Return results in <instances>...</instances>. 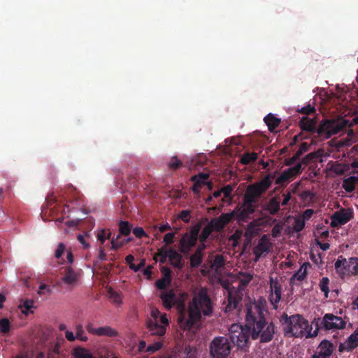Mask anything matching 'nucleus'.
<instances>
[{"label": "nucleus", "mask_w": 358, "mask_h": 358, "mask_svg": "<svg viewBox=\"0 0 358 358\" xmlns=\"http://www.w3.org/2000/svg\"><path fill=\"white\" fill-rule=\"evenodd\" d=\"M177 308L179 312L178 322L185 330H189L200 322L202 317H211L213 313V303L206 287H201L194 292L187 309L184 301H180Z\"/></svg>", "instance_id": "1"}, {"label": "nucleus", "mask_w": 358, "mask_h": 358, "mask_svg": "<svg viewBox=\"0 0 358 358\" xmlns=\"http://www.w3.org/2000/svg\"><path fill=\"white\" fill-rule=\"evenodd\" d=\"M245 313V327L250 331L253 340L259 339L261 343L272 341L275 334L274 324L268 322L266 318L268 313L266 302L263 299L257 301H249L243 309Z\"/></svg>", "instance_id": "2"}, {"label": "nucleus", "mask_w": 358, "mask_h": 358, "mask_svg": "<svg viewBox=\"0 0 358 358\" xmlns=\"http://www.w3.org/2000/svg\"><path fill=\"white\" fill-rule=\"evenodd\" d=\"M273 176L271 174L266 176L259 182L249 185L243 194V202L241 208L237 214L239 221H246L254 214L259 207V201L272 185Z\"/></svg>", "instance_id": "3"}, {"label": "nucleus", "mask_w": 358, "mask_h": 358, "mask_svg": "<svg viewBox=\"0 0 358 358\" xmlns=\"http://www.w3.org/2000/svg\"><path fill=\"white\" fill-rule=\"evenodd\" d=\"M273 176L271 174L266 176L259 182L249 185L243 194V202L241 208L237 214L239 221H246L254 214L259 207V201L272 185Z\"/></svg>", "instance_id": "4"}, {"label": "nucleus", "mask_w": 358, "mask_h": 358, "mask_svg": "<svg viewBox=\"0 0 358 358\" xmlns=\"http://www.w3.org/2000/svg\"><path fill=\"white\" fill-rule=\"evenodd\" d=\"M316 120L315 118L303 117L299 124L303 131H308L311 134H317L318 137L325 139L329 138L343 131L347 125L345 120H327L322 122L318 127H316Z\"/></svg>", "instance_id": "5"}, {"label": "nucleus", "mask_w": 358, "mask_h": 358, "mask_svg": "<svg viewBox=\"0 0 358 358\" xmlns=\"http://www.w3.org/2000/svg\"><path fill=\"white\" fill-rule=\"evenodd\" d=\"M241 275L238 287H232L228 289L227 303L224 307V312L229 315L239 310L243 296V290L252 279V275L249 273H241Z\"/></svg>", "instance_id": "6"}, {"label": "nucleus", "mask_w": 358, "mask_h": 358, "mask_svg": "<svg viewBox=\"0 0 358 358\" xmlns=\"http://www.w3.org/2000/svg\"><path fill=\"white\" fill-rule=\"evenodd\" d=\"M285 334H290L294 337H303L306 334L310 336L308 331L310 325L308 322L300 315H293L289 317L284 313L280 318Z\"/></svg>", "instance_id": "7"}, {"label": "nucleus", "mask_w": 358, "mask_h": 358, "mask_svg": "<svg viewBox=\"0 0 358 358\" xmlns=\"http://www.w3.org/2000/svg\"><path fill=\"white\" fill-rule=\"evenodd\" d=\"M231 350V346L229 339L224 336L215 337L209 345L211 358H228Z\"/></svg>", "instance_id": "8"}, {"label": "nucleus", "mask_w": 358, "mask_h": 358, "mask_svg": "<svg viewBox=\"0 0 358 358\" xmlns=\"http://www.w3.org/2000/svg\"><path fill=\"white\" fill-rule=\"evenodd\" d=\"M335 269L341 278L345 275H358V257H350L348 259L340 256L334 264Z\"/></svg>", "instance_id": "9"}, {"label": "nucleus", "mask_w": 358, "mask_h": 358, "mask_svg": "<svg viewBox=\"0 0 358 358\" xmlns=\"http://www.w3.org/2000/svg\"><path fill=\"white\" fill-rule=\"evenodd\" d=\"M229 338L234 345L238 348H243L248 343L250 336V331L245 326L238 324H233L229 329Z\"/></svg>", "instance_id": "10"}, {"label": "nucleus", "mask_w": 358, "mask_h": 358, "mask_svg": "<svg viewBox=\"0 0 358 358\" xmlns=\"http://www.w3.org/2000/svg\"><path fill=\"white\" fill-rule=\"evenodd\" d=\"M272 248V243L268 235H263L258 241L257 244L253 248L252 252L255 255V262H257L261 257L266 256Z\"/></svg>", "instance_id": "11"}, {"label": "nucleus", "mask_w": 358, "mask_h": 358, "mask_svg": "<svg viewBox=\"0 0 358 358\" xmlns=\"http://www.w3.org/2000/svg\"><path fill=\"white\" fill-rule=\"evenodd\" d=\"M353 217V212L350 209L343 208L335 212L331 217V227L336 228L345 224Z\"/></svg>", "instance_id": "12"}, {"label": "nucleus", "mask_w": 358, "mask_h": 358, "mask_svg": "<svg viewBox=\"0 0 358 358\" xmlns=\"http://www.w3.org/2000/svg\"><path fill=\"white\" fill-rule=\"evenodd\" d=\"M322 324L327 330L343 329L346 325L345 322L341 317L331 313L324 315Z\"/></svg>", "instance_id": "13"}, {"label": "nucleus", "mask_w": 358, "mask_h": 358, "mask_svg": "<svg viewBox=\"0 0 358 358\" xmlns=\"http://www.w3.org/2000/svg\"><path fill=\"white\" fill-rule=\"evenodd\" d=\"M302 164L297 163L292 167L285 169L281 174L276 178L275 183L279 185H284L290 179L294 178L297 175L300 174L302 171Z\"/></svg>", "instance_id": "14"}, {"label": "nucleus", "mask_w": 358, "mask_h": 358, "mask_svg": "<svg viewBox=\"0 0 358 358\" xmlns=\"http://www.w3.org/2000/svg\"><path fill=\"white\" fill-rule=\"evenodd\" d=\"M209 178V174L206 173H199L197 175L192 176L191 180L194 182L192 191L195 194H199L203 185H206L208 189H213V182L211 181L207 182Z\"/></svg>", "instance_id": "15"}, {"label": "nucleus", "mask_w": 358, "mask_h": 358, "mask_svg": "<svg viewBox=\"0 0 358 358\" xmlns=\"http://www.w3.org/2000/svg\"><path fill=\"white\" fill-rule=\"evenodd\" d=\"M334 350L333 343L328 340H323L319 344L311 358H330Z\"/></svg>", "instance_id": "16"}, {"label": "nucleus", "mask_w": 358, "mask_h": 358, "mask_svg": "<svg viewBox=\"0 0 358 358\" xmlns=\"http://www.w3.org/2000/svg\"><path fill=\"white\" fill-rule=\"evenodd\" d=\"M271 294L269 300L273 306H277L281 299L282 286L275 278H270L269 280Z\"/></svg>", "instance_id": "17"}, {"label": "nucleus", "mask_w": 358, "mask_h": 358, "mask_svg": "<svg viewBox=\"0 0 358 358\" xmlns=\"http://www.w3.org/2000/svg\"><path fill=\"white\" fill-rule=\"evenodd\" d=\"M357 347H358V327L344 343H340L338 351L340 352H351Z\"/></svg>", "instance_id": "18"}, {"label": "nucleus", "mask_w": 358, "mask_h": 358, "mask_svg": "<svg viewBox=\"0 0 358 358\" xmlns=\"http://www.w3.org/2000/svg\"><path fill=\"white\" fill-rule=\"evenodd\" d=\"M160 271L162 274V278L156 281L155 285L159 289H165L171 284L172 280L171 270L166 266H162Z\"/></svg>", "instance_id": "19"}, {"label": "nucleus", "mask_w": 358, "mask_h": 358, "mask_svg": "<svg viewBox=\"0 0 358 358\" xmlns=\"http://www.w3.org/2000/svg\"><path fill=\"white\" fill-rule=\"evenodd\" d=\"M78 280V273L71 266L64 268V275L61 278V281L70 286H73Z\"/></svg>", "instance_id": "20"}, {"label": "nucleus", "mask_w": 358, "mask_h": 358, "mask_svg": "<svg viewBox=\"0 0 358 358\" xmlns=\"http://www.w3.org/2000/svg\"><path fill=\"white\" fill-rule=\"evenodd\" d=\"M197 241L190 237L187 233H186L180 241V251L183 254H187L192 248H193Z\"/></svg>", "instance_id": "21"}, {"label": "nucleus", "mask_w": 358, "mask_h": 358, "mask_svg": "<svg viewBox=\"0 0 358 358\" xmlns=\"http://www.w3.org/2000/svg\"><path fill=\"white\" fill-rule=\"evenodd\" d=\"M160 299L162 301L164 306L167 309H171L177 301L176 294L173 290L163 292L160 294Z\"/></svg>", "instance_id": "22"}, {"label": "nucleus", "mask_w": 358, "mask_h": 358, "mask_svg": "<svg viewBox=\"0 0 358 358\" xmlns=\"http://www.w3.org/2000/svg\"><path fill=\"white\" fill-rule=\"evenodd\" d=\"M147 327L151 334L156 336H163L166 333V327L160 324L158 321L149 320L147 322Z\"/></svg>", "instance_id": "23"}, {"label": "nucleus", "mask_w": 358, "mask_h": 358, "mask_svg": "<svg viewBox=\"0 0 358 358\" xmlns=\"http://www.w3.org/2000/svg\"><path fill=\"white\" fill-rule=\"evenodd\" d=\"M264 121L268 126L269 131L272 133L276 132V128L280 125L281 120L275 117L273 114L269 113L264 118Z\"/></svg>", "instance_id": "24"}, {"label": "nucleus", "mask_w": 358, "mask_h": 358, "mask_svg": "<svg viewBox=\"0 0 358 358\" xmlns=\"http://www.w3.org/2000/svg\"><path fill=\"white\" fill-rule=\"evenodd\" d=\"M169 259L173 267L177 268H182L183 267L182 257L176 250L173 248L169 249Z\"/></svg>", "instance_id": "25"}, {"label": "nucleus", "mask_w": 358, "mask_h": 358, "mask_svg": "<svg viewBox=\"0 0 358 358\" xmlns=\"http://www.w3.org/2000/svg\"><path fill=\"white\" fill-rule=\"evenodd\" d=\"M280 200L278 196L271 198L267 203L265 210L271 215H275L280 210Z\"/></svg>", "instance_id": "26"}, {"label": "nucleus", "mask_w": 358, "mask_h": 358, "mask_svg": "<svg viewBox=\"0 0 358 358\" xmlns=\"http://www.w3.org/2000/svg\"><path fill=\"white\" fill-rule=\"evenodd\" d=\"M308 144L306 143H301L299 149L295 153V155L292 157H291L290 159H286L285 161V164L287 165V166H290V165L294 164L295 162H296L299 159L301 155L304 152H306L308 150Z\"/></svg>", "instance_id": "27"}, {"label": "nucleus", "mask_w": 358, "mask_h": 358, "mask_svg": "<svg viewBox=\"0 0 358 358\" xmlns=\"http://www.w3.org/2000/svg\"><path fill=\"white\" fill-rule=\"evenodd\" d=\"M96 336H106L109 337H115L117 336V331L109 326L99 327L96 329Z\"/></svg>", "instance_id": "28"}, {"label": "nucleus", "mask_w": 358, "mask_h": 358, "mask_svg": "<svg viewBox=\"0 0 358 358\" xmlns=\"http://www.w3.org/2000/svg\"><path fill=\"white\" fill-rule=\"evenodd\" d=\"M208 222V219L205 218V219L202 220L201 221L196 223L193 227H192L189 234H188V235L190 237L193 238L194 239H196V241H197L199 239V231L201 230V228L203 224H204L205 222Z\"/></svg>", "instance_id": "29"}, {"label": "nucleus", "mask_w": 358, "mask_h": 358, "mask_svg": "<svg viewBox=\"0 0 358 358\" xmlns=\"http://www.w3.org/2000/svg\"><path fill=\"white\" fill-rule=\"evenodd\" d=\"M258 158V155L256 152H245L241 157L240 162L242 164L248 165L252 162H255Z\"/></svg>", "instance_id": "30"}, {"label": "nucleus", "mask_w": 358, "mask_h": 358, "mask_svg": "<svg viewBox=\"0 0 358 358\" xmlns=\"http://www.w3.org/2000/svg\"><path fill=\"white\" fill-rule=\"evenodd\" d=\"M73 355L74 358H94L88 350L81 347L76 348Z\"/></svg>", "instance_id": "31"}, {"label": "nucleus", "mask_w": 358, "mask_h": 358, "mask_svg": "<svg viewBox=\"0 0 358 358\" xmlns=\"http://www.w3.org/2000/svg\"><path fill=\"white\" fill-rule=\"evenodd\" d=\"M169 255V249L166 250V246L164 245L159 248L157 252L155 254L154 257V260L157 261V257H159V262L161 264H164L166 262L167 257Z\"/></svg>", "instance_id": "32"}, {"label": "nucleus", "mask_w": 358, "mask_h": 358, "mask_svg": "<svg viewBox=\"0 0 358 358\" xmlns=\"http://www.w3.org/2000/svg\"><path fill=\"white\" fill-rule=\"evenodd\" d=\"M202 262V254L200 250H196L195 252L190 257V266L192 268L198 267Z\"/></svg>", "instance_id": "33"}, {"label": "nucleus", "mask_w": 358, "mask_h": 358, "mask_svg": "<svg viewBox=\"0 0 358 358\" xmlns=\"http://www.w3.org/2000/svg\"><path fill=\"white\" fill-rule=\"evenodd\" d=\"M131 231V225L127 221L121 220L119 223V233L120 236H128L130 234Z\"/></svg>", "instance_id": "34"}, {"label": "nucleus", "mask_w": 358, "mask_h": 358, "mask_svg": "<svg viewBox=\"0 0 358 358\" xmlns=\"http://www.w3.org/2000/svg\"><path fill=\"white\" fill-rule=\"evenodd\" d=\"M213 231V230L208 224L206 226H205L203 228L201 233L199 237V240L201 242V243H206V240L208 239V238Z\"/></svg>", "instance_id": "35"}, {"label": "nucleus", "mask_w": 358, "mask_h": 358, "mask_svg": "<svg viewBox=\"0 0 358 358\" xmlns=\"http://www.w3.org/2000/svg\"><path fill=\"white\" fill-rule=\"evenodd\" d=\"M169 169L175 171L182 166V162L178 158L177 156L171 157L169 162L167 163Z\"/></svg>", "instance_id": "36"}, {"label": "nucleus", "mask_w": 358, "mask_h": 358, "mask_svg": "<svg viewBox=\"0 0 358 358\" xmlns=\"http://www.w3.org/2000/svg\"><path fill=\"white\" fill-rule=\"evenodd\" d=\"M343 187L347 192H352L355 189V180L353 177L345 179L343 182Z\"/></svg>", "instance_id": "37"}, {"label": "nucleus", "mask_w": 358, "mask_h": 358, "mask_svg": "<svg viewBox=\"0 0 358 358\" xmlns=\"http://www.w3.org/2000/svg\"><path fill=\"white\" fill-rule=\"evenodd\" d=\"M208 224L213 231H220L224 227V224L221 222L219 217L213 218Z\"/></svg>", "instance_id": "38"}, {"label": "nucleus", "mask_w": 358, "mask_h": 358, "mask_svg": "<svg viewBox=\"0 0 358 358\" xmlns=\"http://www.w3.org/2000/svg\"><path fill=\"white\" fill-rule=\"evenodd\" d=\"M329 280L327 277H323L320 282L319 286L322 292L324 294L326 298L328 297L329 289Z\"/></svg>", "instance_id": "39"}, {"label": "nucleus", "mask_w": 358, "mask_h": 358, "mask_svg": "<svg viewBox=\"0 0 358 358\" xmlns=\"http://www.w3.org/2000/svg\"><path fill=\"white\" fill-rule=\"evenodd\" d=\"M306 275H307L306 271V270L302 271V268H301L290 278V283L292 284L294 282V280H297L299 281L303 280L305 279Z\"/></svg>", "instance_id": "40"}, {"label": "nucleus", "mask_w": 358, "mask_h": 358, "mask_svg": "<svg viewBox=\"0 0 358 358\" xmlns=\"http://www.w3.org/2000/svg\"><path fill=\"white\" fill-rule=\"evenodd\" d=\"M111 238V232L107 231L106 229H101L99 231L97 234V239L101 242V244H103L106 239Z\"/></svg>", "instance_id": "41"}, {"label": "nucleus", "mask_w": 358, "mask_h": 358, "mask_svg": "<svg viewBox=\"0 0 358 358\" xmlns=\"http://www.w3.org/2000/svg\"><path fill=\"white\" fill-rule=\"evenodd\" d=\"M163 345V343L162 341L155 342L150 345H148L145 350V352H149L150 354H152L158 350H159Z\"/></svg>", "instance_id": "42"}, {"label": "nucleus", "mask_w": 358, "mask_h": 358, "mask_svg": "<svg viewBox=\"0 0 358 358\" xmlns=\"http://www.w3.org/2000/svg\"><path fill=\"white\" fill-rule=\"evenodd\" d=\"M76 338L82 341H87V336H85V331L81 324H78L76 327Z\"/></svg>", "instance_id": "43"}, {"label": "nucleus", "mask_w": 358, "mask_h": 358, "mask_svg": "<svg viewBox=\"0 0 358 358\" xmlns=\"http://www.w3.org/2000/svg\"><path fill=\"white\" fill-rule=\"evenodd\" d=\"M10 324L7 318L0 320V331L3 333H8L10 330Z\"/></svg>", "instance_id": "44"}, {"label": "nucleus", "mask_w": 358, "mask_h": 358, "mask_svg": "<svg viewBox=\"0 0 358 358\" xmlns=\"http://www.w3.org/2000/svg\"><path fill=\"white\" fill-rule=\"evenodd\" d=\"M178 218L185 223H188L190 220L191 215L190 211L188 210H183L178 214Z\"/></svg>", "instance_id": "45"}, {"label": "nucleus", "mask_w": 358, "mask_h": 358, "mask_svg": "<svg viewBox=\"0 0 358 358\" xmlns=\"http://www.w3.org/2000/svg\"><path fill=\"white\" fill-rule=\"evenodd\" d=\"M90 234L85 233V234H78L77 236L78 241L81 243L85 249L90 248V244L85 241V237H89Z\"/></svg>", "instance_id": "46"}, {"label": "nucleus", "mask_w": 358, "mask_h": 358, "mask_svg": "<svg viewBox=\"0 0 358 358\" xmlns=\"http://www.w3.org/2000/svg\"><path fill=\"white\" fill-rule=\"evenodd\" d=\"M221 190L224 197L229 198L231 196V192L234 190V186L231 185H227L224 187L221 188Z\"/></svg>", "instance_id": "47"}, {"label": "nucleus", "mask_w": 358, "mask_h": 358, "mask_svg": "<svg viewBox=\"0 0 358 358\" xmlns=\"http://www.w3.org/2000/svg\"><path fill=\"white\" fill-rule=\"evenodd\" d=\"M213 264L217 268H221L224 265V259L222 255H217L213 261Z\"/></svg>", "instance_id": "48"}, {"label": "nucleus", "mask_w": 358, "mask_h": 358, "mask_svg": "<svg viewBox=\"0 0 358 358\" xmlns=\"http://www.w3.org/2000/svg\"><path fill=\"white\" fill-rule=\"evenodd\" d=\"M233 213H223L222 214L219 218L220 219L221 222L224 224V226L225 227L231 220Z\"/></svg>", "instance_id": "49"}, {"label": "nucleus", "mask_w": 358, "mask_h": 358, "mask_svg": "<svg viewBox=\"0 0 358 358\" xmlns=\"http://www.w3.org/2000/svg\"><path fill=\"white\" fill-rule=\"evenodd\" d=\"M120 238V235L117 236L115 239L112 238L111 240V250H117L120 248H121L124 243L123 242H119L117 240Z\"/></svg>", "instance_id": "50"}, {"label": "nucleus", "mask_w": 358, "mask_h": 358, "mask_svg": "<svg viewBox=\"0 0 358 358\" xmlns=\"http://www.w3.org/2000/svg\"><path fill=\"white\" fill-rule=\"evenodd\" d=\"M315 109L314 107L311 106L310 104L308 106H306L304 107H302L299 110V113L304 114V115H309L310 113H315Z\"/></svg>", "instance_id": "51"}, {"label": "nucleus", "mask_w": 358, "mask_h": 358, "mask_svg": "<svg viewBox=\"0 0 358 358\" xmlns=\"http://www.w3.org/2000/svg\"><path fill=\"white\" fill-rule=\"evenodd\" d=\"M314 196H315L313 192H311L310 190L303 191L299 195L300 198L303 201H306L308 199H313Z\"/></svg>", "instance_id": "52"}, {"label": "nucleus", "mask_w": 358, "mask_h": 358, "mask_svg": "<svg viewBox=\"0 0 358 358\" xmlns=\"http://www.w3.org/2000/svg\"><path fill=\"white\" fill-rule=\"evenodd\" d=\"M175 238V233H167L164 236V242L166 243V245L172 244L174 241Z\"/></svg>", "instance_id": "53"}, {"label": "nucleus", "mask_w": 358, "mask_h": 358, "mask_svg": "<svg viewBox=\"0 0 358 358\" xmlns=\"http://www.w3.org/2000/svg\"><path fill=\"white\" fill-rule=\"evenodd\" d=\"M21 307L25 309L24 310H22V312L27 314V311L30 310L34 307V301L31 300H26L21 305Z\"/></svg>", "instance_id": "54"}, {"label": "nucleus", "mask_w": 358, "mask_h": 358, "mask_svg": "<svg viewBox=\"0 0 358 358\" xmlns=\"http://www.w3.org/2000/svg\"><path fill=\"white\" fill-rule=\"evenodd\" d=\"M64 250H65V245L62 243H59L57 248L55 250V257L57 259L60 258L62 257V255H63Z\"/></svg>", "instance_id": "55"}, {"label": "nucleus", "mask_w": 358, "mask_h": 358, "mask_svg": "<svg viewBox=\"0 0 358 358\" xmlns=\"http://www.w3.org/2000/svg\"><path fill=\"white\" fill-rule=\"evenodd\" d=\"M132 231L135 236L138 238H141L146 235L144 229L142 227H136L133 229Z\"/></svg>", "instance_id": "56"}, {"label": "nucleus", "mask_w": 358, "mask_h": 358, "mask_svg": "<svg viewBox=\"0 0 358 358\" xmlns=\"http://www.w3.org/2000/svg\"><path fill=\"white\" fill-rule=\"evenodd\" d=\"M305 227V222L303 220H296L295 222V224L294 227V229L296 231L299 232L303 230V229Z\"/></svg>", "instance_id": "57"}, {"label": "nucleus", "mask_w": 358, "mask_h": 358, "mask_svg": "<svg viewBox=\"0 0 358 358\" xmlns=\"http://www.w3.org/2000/svg\"><path fill=\"white\" fill-rule=\"evenodd\" d=\"M110 297L115 302V303H120L121 302V298L120 294L110 289L109 291Z\"/></svg>", "instance_id": "58"}, {"label": "nucleus", "mask_w": 358, "mask_h": 358, "mask_svg": "<svg viewBox=\"0 0 358 358\" xmlns=\"http://www.w3.org/2000/svg\"><path fill=\"white\" fill-rule=\"evenodd\" d=\"M158 322L162 324V325H164V327H167L169 324V320L166 317V314H162L159 317V319H158Z\"/></svg>", "instance_id": "59"}, {"label": "nucleus", "mask_w": 358, "mask_h": 358, "mask_svg": "<svg viewBox=\"0 0 358 358\" xmlns=\"http://www.w3.org/2000/svg\"><path fill=\"white\" fill-rule=\"evenodd\" d=\"M281 233V227L279 225H275L271 230V235L273 238H277Z\"/></svg>", "instance_id": "60"}, {"label": "nucleus", "mask_w": 358, "mask_h": 358, "mask_svg": "<svg viewBox=\"0 0 358 358\" xmlns=\"http://www.w3.org/2000/svg\"><path fill=\"white\" fill-rule=\"evenodd\" d=\"M314 210L313 209H306L303 213V220H308L313 215Z\"/></svg>", "instance_id": "61"}, {"label": "nucleus", "mask_w": 358, "mask_h": 358, "mask_svg": "<svg viewBox=\"0 0 358 358\" xmlns=\"http://www.w3.org/2000/svg\"><path fill=\"white\" fill-rule=\"evenodd\" d=\"M162 315L160 311L157 309H152L151 310V315L153 318L152 321H158L159 317Z\"/></svg>", "instance_id": "62"}, {"label": "nucleus", "mask_w": 358, "mask_h": 358, "mask_svg": "<svg viewBox=\"0 0 358 358\" xmlns=\"http://www.w3.org/2000/svg\"><path fill=\"white\" fill-rule=\"evenodd\" d=\"M50 292V287L46 285L45 284H41L40 286H39V289H38V294H45V292Z\"/></svg>", "instance_id": "63"}, {"label": "nucleus", "mask_w": 358, "mask_h": 358, "mask_svg": "<svg viewBox=\"0 0 358 358\" xmlns=\"http://www.w3.org/2000/svg\"><path fill=\"white\" fill-rule=\"evenodd\" d=\"M65 336L69 341H74L76 337L72 331L66 330L65 331Z\"/></svg>", "instance_id": "64"}]
</instances>
